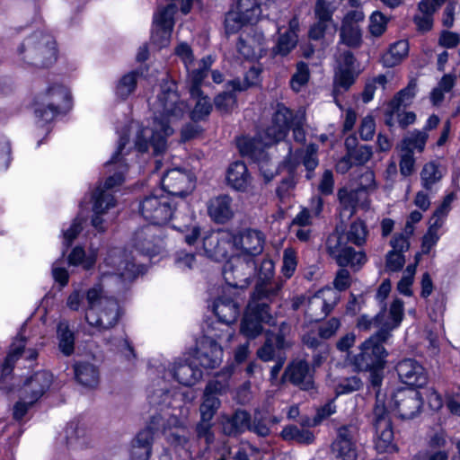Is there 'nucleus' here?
<instances>
[{
  "label": "nucleus",
  "mask_w": 460,
  "mask_h": 460,
  "mask_svg": "<svg viewBox=\"0 0 460 460\" xmlns=\"http://www.w3.org/2000/svg\"><path fill=\"white\" fill-rule=\"evenodd\" d=\"M448 456L447 450L423 449L414 456V460H448Z\"/></svg>",
  "instance_id": "obj_64"
},
{
  "label": "nucleus",
  "mask_w": 460,
  "mask_h": 460,
  "mask_svg": "<svg viewBox=\"0 0 460 460\" xmlns=\"http://www.w3.org/2000/svg\"><path fill=\"white\" fill-rule=\"evenodd\" d=\"M236 49L240 58L246 60L260 58L266 49L265 38L261 32L242 34L238 38Z\"/></svg>",
  "instance_id": "obj_23"
},
{
  "label": "nucleus",
  "mask_w": 460,
  "mask_h": 460,
  "mask_svg": "<svg viewBox=\"0 0 460 460\" xmlns=\"http://www.w3.org/2000/svg\"><path fill=\"white\" fill-rule=\"evenodd\" d=\"M228 184L237 190H245L251 183L246 164L236 161L230 164L226 175Z\"/></svg>",
  "instance_id": "obj_36"
},
{
  "label": "nucleus",
  "mask_w": 460,
  "mask_h": 460,
  "mask_svg": "<svg viewBox=\"0 0 460 460\" xmlns=\"http://www.w3.org/2000/svg\"><path fill=\"white\" fill-rule=\"evenodd\" d=\"M177 217L173 219L172 226L183 234L186 243L193 245L196 243L198 237L200 234L199 227L195 224L192 217H188L185 224L177 222Z\"/></svg>",
  "instance_id": "obj_52"
},
{
  "label": "nucleus",
  "mask_w": 460,
  "mask_h": 460,
  "mask_svg": "<svg viewBox=\"0 0 460 460\" xmlns=\"http://www.w3.org/2000/svg\"><path fill=\"white\" fill-rule=\"evenodd\" d=\"M441 6L435 4L430 0H421L418 4L420 13L416 14L413 19L417 30L421 32L429 31L433 25V14Z\"/></svg>",
  "instance_id": "obj_38"
},
{
  "label": "nucleus",
  "mask_w": 460,
  "mask_h": 460,
  "mask_svg": "<svg viewBox=\"0 0 460 460\" xmlns=\"http://www.w3.org/2000/svg\"><path fill=\"white\" fill-rule=\"evenodd\" d=\"M428 138L429 134L427 132L415 129L403 137L401 148L412 153L414 150L422 152L425 149Z\"/></svg>",
  "instance_id": "obj_51"
},
{
  "label": "nucleus",
  "mask_w": 460,
  "mask_h": 460,
  "mask_svg": "<svg viewBox=\"0 0 460 460\" xmlns=\"http://www.w3.org/2000/svg\"><path fill=\"white\" fill-rule=\"evenodd\" d=\"M336 10V6L327 0H317L314 6V13L317 20L324 21L332 23L333 31H336V23L332 19V15Z\"/></svg>",
  "instance_id": "obj_55"
},
{
  "label": "nucleus",
  "mask_w": 460,
  "mask_h": 460,
  "mask_svg": "<svg viewBox=\"0 0 460 460\" xmlns=\"http://www.w3.org/2000/svg\"><path fill=\"white\" fill-rule=\"evenodd\" d=\"M150 403L156 407L155 412L144 429L132 439L129 449L130 460H149L152 455L155 435L161 432L166 441L175 449L189 448V432L185 420L190 414V405L178 403L168 391L157 390L149 396Z\"/></svg>",
  "instance_id": "obj_2"
},
{
  "label": "nucleus",
  "mask_w": 460,
  "mask_h": 460,
  "mask_svg": "<svg viewBox=\"0 0 460 460\" xmlns=\"http://www.w3.org/2000/svg\"><path fill=\"white\" fill-rule=\"evenodd\" d=\"M389 337L386 330H378L359 347V352L352 358L353 366L359 371L383 369L387 352L383 346Z\"/></svg>",
  "instance_id": "obj_8"
},
{
  "label": "nucleus",
  "mask_w": 460,
  "mask_h": 460,
  "mask_svg": "<svg viewBox=\"0 0 460 460\" xmlns=\"http://www.w3.org/2000/svg\"><path fill=\"white\" fill-rule=\"evenodd\" d=\"M162 185L168 195L177 197H184L195 188L192 174L179 168L167 171L162 178Z\"/></svg>",
  "instance_id": "obj_20"
},
{
  "label": "nucleus",
  "mask_w": 460,
  "mask_h": 460,
  "mask_svg": "<svg viewBox=\"0 0 460 460\" xmlns=\"http://www.w3.org/2000/svg\"><path fill=\"white\" fill-rule=\"evenodd\" d=\"M392 407L395 413L403 420H411L420 413L422 400L415 389H399L392 398Z\"/></svg>",
  "instance_id": "obj_19"
},
{
  "label": "nucleus",
  "mask_w": 460,
  "mask_h": 460,
  "mask_svg": "<svg viewBox=\"0 0 460 460\" xmlns=\"http://www.w3.org/2000/svg\"><path fill=\"white\" fill-rule=\"evenodd\" d=\"M409 52V44L406 40L394 43L382 56V63L385 67H394L405 58Z\"/></svg>",
  "instance_id": "obj_43"
},
{
  "label": "nucleus",
  "mask_w": 460,
  "mask_h": 460,
  "mask_svg": "<svg viewBox=\"0 0 460 460\" xmlns=\"http://www.w3.org/2000/svg\"><path fill=\"white\" fill-rule=\"evenodd\" d=\"M279 421V417L270 415L268 411L255 410L252 416L248 413L247 430L258 437L266 438L270 435L272 426Z\"/></svg>",
  "instance_id": "obj_33"
},
{
  "label": "nucleus",
  "mask_w": 460,
  "mask_h": 460,
  "mask_svg": "<svg viewBox=\"0 0 460 460\" xmlns=\"http://www.w3.org/2000/svg\"><path fill=\"white\" fill-rule=\"evenodd\" d=\"M213 312L225 323H234L240 314V305L232 297L220 296L213 303Z\"/></svg>",
  "instance_id": "obj_34"
},
{
  "label": "nucleus",
  "mask_w": 460,
  "mask_h": 460,
  "mask_svg": "<svg viewBox=\"0 0 460 460\" xmlns=\"http://www.w3.org/2000/svg\"><path fill=\"white\" fill-rule=\"evenodd\" d=\"M212 58L206 57L199 64V69L192 70L190 74V93L192 98L197 99L195 107L190 113L192 120H202L209 115L212 111V103L208 96H204L199 86L206 77L208 69L212 65Z\"/></svg>",
  "instance_id": "obj_11"
},
{
  "label": "nucleus",
  "mask_w": 460,
  "mask_h": 460,
  "mask_svg": "<svg viewBox=\"0 0 460 460\" xmlns=\"http://www.w3.org/2000/svg\"><path fill=\"white\" fill-rule=\"evenodd\" d=\"M24 349V341H20L18 344H13L6 356V358L2 366L1 370V377H5L11 372L13 371V367L14 365V362L19 358V357L22 355V353L26 354V358L29 360H34L38 357V352L33 349H28L27 351L23 350Z\"/></svg>",
  "instance_id": "obj_42"
},
{
  "label": "nucleus",
  "mask_w": 460,
  "mask_h": 460,
  "mask_svg": "<svg viewBox=\"0 0 460 460\" xmlns=\"http://www.w3.org/2000/svg\"><path fill=\"white\" fill-rule=\"evenodd\" d=\"M18 60L37 68L52 66L58 58L57 42L52 35L35 31L27 36L17 48Z\"/></svg>",
  "instance_id": "obj_6"
},
{
  "label": "nucleus",
  "mask_w": 460,
  "mask_h": 460,
  "mask_svg": "<svg viewBox=\"0 0 460 460\" xmlns=\"http://www.w3.org/2000/svg\"><path fill=\"white\" fill-rule=\"evenodd\" d=\"M256 271L255 261L240 258L227 261L224 265L223 276L229 287L244 288L250 284V280Z\"/></svg>",
  "instance_id": "obj_17"
},
{
  "label": "nucleus",
  "mask_w": 460,
  "mask_h": 460,
  "mask_svg": "<svg viewBox=\"0 0 460 460\" xmlns=\"http://www.w3.org/2000/svg\"><path fill=\"white\" fill-rule=\"evenodd\" d=\"M420 177L423 187L429 190L441 179L442 173L438 166L435 163L430 162L424 165L420 172Z\"/></svg>",
  "instance_id": "obj_57"
},
{
  "label": "nucleus",
  "mask_w": 460,
  "mask_h": 460,
  "mask_svg": "<svg viewBox=\"0 0 460 460\" xmlns=\"http://www.w3.org/2000/svg\"><path fill=\"white\" fill-rule=\"evenodd\" d=\"M170 376L178 383L191 386L202 377V371L186 359L177 358L168 367Z\"/></svg>",
  "instance_id": "obj_26"
},
{
  "label": "nucleus",
  "mask_w": 460,
  "mask_h": 460,
  "mask_svg": "<svg viewBox=\"0 0 460 460\" xmlns=\"http://www.w3.org/2000/svg\"><path fill=\"white\" fill-rule=\"evenodd\" d=\"M340 298V293L325 287L308 297L306 314L314 321L323 319L334 309Z\"/></svg>",
  "instance_id": "obj_16"
},
{
  "label": "nucleus",
  "mask_w": 460,
  "mask_h": 460,
  "mask_svg": "<svg viewBox=\"0 0 460 460\" xmlns=\"http://www.w3.org/2000/svg\"><path fill=\"white\" fill-rule=\"evenodd\" d=\"M296 256L292 249H286L283 253L282 272L286 278H290L296 269Z\"/></svg>",
  "instance_id": "obj_63"
},
{
  "label": "nucleus",
  "mask_w": 460,
  "mask_h": 460,
  "mask_svg": "<svg viewBox=\"0 0 460 460\" xmlns=\"http://www.w3.org/2000/svg\"><path fill=\"white\" fill-rule=\"evenodd\" d=\"M297 34L285 32L280 34L276 46L273 48L275 55L287 56L296 45Z\"/></svg>",
  "instance_id": "obj_56"
},
{
  "label": "nucleus",
  "mask_w": 460,
  "mask_h": 460,
  "mask_svg": "<svg viewBox=\"0 0 460 460\" xmlns=\"http://www.w3.org/2000/svg\"><path fill=\"white\" fill-rule=\"evenodd\" d=\"M385 316V308H382L381 311L373 318H370L367 314H362L358 319L357 326L358 329L363 331H368L372 327H384V318Z\"/></svg>",
  "instance_id": "obj_61"
},
{
  "label": "nucleus",
  "mask_w": 460,
  "mask_h": 460,
  "mask_svg": "<svg viewBox=\"0 0 460 460\" xmlns=\"http://www.w3.org/2000/svg\"><path fill=\"white\" fill-rule=\"evenodd\" d=\"M74 372L77 382L85 387L94 388L99 384V370L90 362H76L74 365Z\"/></svg>",
  "instance_id": "obj_37"
},
{
  "label": "nucleus",
  "mask_w": 460,
  "mask_h": 460,
  "mask_svg": "<svg viewBox=\"0 0 460 460\" xmlns=\"http://www.w3.org/2000/svg\"><path fill=\"white\" fill-rule=\"evenodd\" d=\"M196 357L203 367L216 368L221 364L223 359L222 346L215 341L202 338Z\"/></svg>",
  "instance_id": "obj_30"
},
{
  "label": "nucleus",
  "mask_w": 460,
  "mask_h": 460,
  "mask_svg": "<svg viewBox=\"0 0 460 460\" xmlns=\"http://www.w3.org/2000/svg\"><path fill=\"white\" fill-rule=\"evenodd\" d=\"M369 231L367 224L360 218L354 220L344 234L348 242L358 247L366 244Z\"/></svg>",
  "instance_id": "obj_44"
},
{
  "label": "nucleus",
  "mask_w": 460,
  "mask_h": 460,
  "mask_svg": "<svg viewBox=\"0 0 460 460\" xmlns=\"http://www.w3.org/2000/svg\"><path fill=\"white\" fill-rule=\"evenodd\" d=\"M309 80V68L305 63H298L296 72L293 75L290 85L295 92H299Z\"/></svg>",
  "instance_id": "obj_60"
},
{
  "label": "nucleus",
  "mask_w": 460,
  "mask_h": 460,
  "mask_svg": "<svg viewBox=\"0 0 460 460\" xmlns=\"http://www.w3.org/2000/svg\"><path fill=\"white\" fill-rule=\"evenodd\" d=\"M202 253L214 261L227 258L233 246V234L229 231H212L206 233L201 241Z\"/></svg>",
  "instance_id": "obj_15"
},
{
  "label": "nucleus",
  "mask_w": 460,
  "mask_h": 460,
  "mask_svg": "<svg viewBox=\"0 0 460 460\" xmlns=\"http://www.w3.org/2000/svg\"><path fill=\"white\" fill-rule=\"evenodd\" d=\"M220 406V401L217 396L205 395L199 411L201 418L205 420H211Z\"/></svg>",
  "instance_id": "obj_59"
},
{
  "label": "nucleus",
  "mask_w": 460,
  "mask_h": 460,
  "mask_svg": "<svg viewBox=\"0 0 460 460\" xmlns=\"http://www.w3.org/2000/svg\"><path fill=\"white\" fill-rule=\"evenodd\" d=\"M348 243L344 233L336 227L328 235L324 246L328 255L340 267L349 266L354 270H358L367 262V255L364 252L356 251Z\"/></svg>",
  "instance_id": "obj_9"
},
{
  "label": "nucleus",
  "mask_w": 460,
  "mask_h": 460,
  "mask_svg": "<svg viewBox=\"0 0 460 460\" xmlns=\"http://www.w3.org/2000/svg\"><path fill=\"white\" fill-rule=\"evenodd\" d=\"M360 191L356 190H349L345 188L339 190L338 199L340 203L341 217L349 218L357 211L358 203L360 200Z\"/></svg>",
  "instance_id": "obj_40"
},
{
  "label": "nucleus",
  "mask_w": 460,
  "mask_h": 460,
  "mask_svg": "<svg viewBox=\"0 0 460 460\" xmlns=\"http://www.w3.org/2000/svg\"><path fill=\"white\" fill-rule=\"evenodd\" d=\"M85 298V320L90 326L101 332L117 324L120 316L119 303L115 298L105 296L100 284L89 288Z\"/></svg>",
  "instance_id": "obj_5"
},
{
  "label": "nucleus",
  "mask_w": 460,
  "mask_h": 460,
  "mask_svg": "<svg viewBox=\"0 0 460 460\" xmlns=\"http://www.w3.org/2000/svg\"><path fill=\"white\" fill-rule=\"evenodd\" d=\"M396 371L400 379L408 385L422 387L428 376L424 367L412 358H405L398 363Z\"/></svg>",
  "instance_id": "obj_24"
},
{
  "label": "nucleus",
  "mask_w": 460,
  "mask_h": 460,
  "mask_svg": "<svg viewBox=\"0 0 460 460\" xmlns=\"http://www.w3.org/2000/svg\"><path fill=\"white\" fill-rule=\"evenodd\" d=\"M232 323H225L219 319L208 325L204 331V337L207 340H212L218 344L221 342H230L234 335V331L231 327Z\"/></svg>",
  "instance_id": "obj_41"
},
{
  "label": "nucleus",
  "mask_w": 460,
  "mask_h": 460,
  "mask_svg": "<svg viewBox=\"0 0 460 460\" xmlns=\"http://www.w3.org/2000/svg\"><path fill=\"white\" fill-rule=\"evenodd\" d=\"M175 12V4H169L166 7L159 9L154 16L152 40L159 48H163L169 43L174 24L173 15Z\"/></svg>",
  "instance_id": "obj_21"
},
{
  "label": "nucleus",
  "mask_w": 460,
  "mask_h": 460,
  "mask_svg": "<svg viewBox=\"0 0 460 460\" xmlns=\"http://www.w3.org/2000/svg\"><path fill=\"white\" fill-rule=\"evenodd\" d=\"M273 270H274V264L272 261L270 260H263L261 268L259 270V279H261L260 283H257L256 287L258 286H267L269 289L272 288L275 289L278 286H279V290L281 289L282 283L281 282H276L271 283L269 282L270 279L273 275ZM257 288H255L256 289Z\"/></svg>",
  "instance_id": "obj_58"
},
{
  "label": "nucleus",
  "mask_w": 460,
  "mask_h": 460,
  "mask_svg": "<svg viewBox=\"0 0 460 460\" xmlns=\"http://www.w3.org/2000/svg\"><path fill=\"white\" fill-rule=\"evenodd\" d=\"M138 75L136 71L124 75L116 84V96L121 100L128 99L136 90Z\"/></svg>",
  "instance_id": "obj_48"
},
{
  "label": "nucleus",
  "mask_w": 460,
  "mask_h": 460,
  "mask_svg": "<svg viewBox=\"0 0 460 460\" xmlns=\"http://www.w3.org/2000/svg\"><path fill=\"white\" fill-rule=\"evenodd\" d=\"M57 334L60 351L66 356H70L75 349V335L67 321L62 320L58 323Z\"/></svg>",
  "instance_id": "obj_45"
},
{
  "label": "nucleus",
  "mask_w": 460,
  "mask_h": 460,
  "mask_svg": "<svg viewBox=\"0 0 460 460\" xmlns=\"http://www.w3.org/2000/svg\"><path fill=\"white\" fill-rule=\"evenodd\" d=\"M417 84L410 82L407 87L401 90L389 102L385 111V124L389 127L395 125L394 119V112H398L402 108L409 106L411 100L416 94Z\"/></svg>",
  "instance_id": "obj_32"
},
{
  "label": "nucleus",
  "mask_w": 460,
  "mask_h": 460,
  "mask_svg": "<svg viewBox=\"0 0 460 460\" xmlns=\"http://www.w3.org/2000/svg\"><path fill=\"white\" fill-rule=\"evenodd\" d=\"M279 286L269 289L267 286H258L252 295L241 323V333L249 339H254L262 332L261 323L275 325L276 321L270 313L267 301L278 296Z\"/></svg>",
  "instance_id": "obj_4"
},
{
  "label": "nucleus",
  "mask_w": 460,
  "mask_h": 460,
  "mask_svg": "<svg viewBox=\"0 0 460 460\" xmlns=\"http://www.w3.org/2000/svg\"><path fill=\"white\" fill-rule=\"evenodd\" d=\"M372 424L375 429V447L378 453L396 451L394 444L392 420L384 401L376 394V402L373 409Z\"/></svg>",
  "instance_id": "obj_10"
},
{
  "label": "nucleus",
  "mask_w": 460,
  "mask_h": 460,
  "mask_svg": "<svg viewBox=\"0 0 460 460\" xmlns=\"http://www.w3.org/2000/svg\"><path fill=\"white\" fill-rule=\"evenodd\" d=\"M234 9L247 23L258 22L261 14V9L257 0H238Z\"/></svg>",
  "instance_id": "obj_46"
},
{
  "label": "nucleus",
  "mask_w": 460,
  "mask_h": 460,
  "mask_svg": "<svg viewBox=\"0 0 460 460\" xmlns=\"http://www.w3.org/2000/svg\"><path fill=\"white\" fill-rule=\"evenodd\" d=\"M248 412L238 410L232 416L222 418V431L227 436H236L247 430Z\"/></svg>",
  "instance_id": "obj_39"
},
{
  "label": "nucleus",
  "mask_w": 460,
  "mask_h": 460,
  "mask_svg": "<svg viewBox=\"0 0 460 460\" xmlns=\"http://www.w3.org/2000/svg\"><path fill=\"white\" fill-rule=\"evenodd\" d=\"M403 316V302L400 299H394L389 309V315L385 314L384 318V327L380 330L387 331V337H390V332L397 328Z\"/></svg>",
  "instance_id": "obj_49"
},
{
  "label": "nucleus",
  "mask_w": 460,
  "mask_h": 460,
  "mask_svg": "<svg viewBox=\"0 0 460 460\" xmlns=\"http://www.w3.org/2000/svg\"><path fill=\"white\" fill-rule=\"evenodd\" d=\"M151 106L154 111L152 128H139L136 123H131L126 131L119 135L118 149L105 164L107 172L112 174L109 175L103 185H99L93 194L92 225L99 232L105 230L102 216L115 207L114 189L125 181L128 164L124 155L128 154V150L125 151L128 144V131L136 130L135 147L139 152H146L151 146L154 154L159 155L166 149V138L173 133L172 125L180 121L189 111V105L181 99L173 82H165L160 85Z\"/></svg>",
  "instance_id": "obj_1"
},
{
  "label": "nucleus",
  "mask_w": 460,
  "mask_h": 460,
  "mask_svg": "<svg viewBox=\"0 0 460 460\" xmlns=\"http://www.w3.org/2000/svg\"><path fill=\"white\" fill-rule=\"evenodd\" d=\"M140 212L143 217L153 225H163L172 218L173 207L170 195L158 190L146 196L140 203Z\"/></svg>",
  "instance_id": "obj_12"
},
{
  "label": "nucleus",
  "mask_w": 460,
  "mask_h": 460,
  "mask_svg": "<svg viewBox=\"0 0 460 460\" xmlns=\"http://www.w3.org/2000/svg\"><path fill=\"white\" fill-rule=\"evenodd\" d=\"M284 377L303 390L311 391L314 389L312 371L305 360L292 362L286 369Z\"/></svg>",
  "instance_id": "obj_28"
},
{
  "label": "nucleus",
  "mask_w": 460,
  "mask_h": 460,
  "mask_svg": "<svg viewBox=\"0 0 460 460\" xmlns=\"http://www.w3.org/2000/svg\"><path fill=\"white\" fill-rule=\"evenodd\" d=\"M70 106V93L62 84L49 85L35 99V115L39 121L48 123L58 114L67 110Z\"/></svg>",
  "instance_id": "obj_7"
},
{
  "label": "nucleus",
  "mask_w": 460,
  "mask_h": 460,
  "mask_svg": "<svg viewBox=\"0 0 460 460\" xmlns=\"http://www.w3.org/2000/svg\"><path fill=\"white\" fill-rule=\"evenodd\" d=\"M280 435L286 441H296L300 444H311L314 440V435L312 431L299 429L295 425L285 427Z\"/></svg>",
  "instance_id": "obj_50"
},
{
  "label": "nucleus",
  "mask_w": 460,
  "mask_h": 460,
  "mask_svg": "<svg viewBox=\"0 0 460 460\" xmlns=\"http://www.w3.org/2000/svg\"><path fill=\"white\" fill-rule=\"evenodd\" d=\"M365 13L359 10H349L344 14L339 29V44L351 49H358L363 42L361 23L365 21Z\"/></svg>",
  "instance_id": "obj_14"
},
{
  "label": "nucleus",
  "mask_w": 460,
  "mask_h": 460,
  "mask_svg": "<svg viewBox=\"0 0 460 460\" xmlns=\"http://www.w3.org/2000/svg\"><path fill=\"white\" fill-rule=\"evenodd\" d=\"M287 347V342L283 334L267 333L265 343L257 351V356L263 361L277 359L278 354L284 355L283 349Z\"/></svg>",
  "instance_id": "obj_35"
},
{
  "label": "nucleus",
  "mask_w": 460,
  "mask_h": 460,
  "mask_svg": "<svg viewBox=\"0 0 460 460\" xmlns=\"http://www.w3.org/2000/svg\"><path fill=\"white\" fill-rule=\"evenodd\" d=\"M207 208L209 217L217 224H225L234 215L233 200L228 195H219L210 199Z\"/></svg>",
  "instance_id": "obj_31"
},
{
  "label": "nucleus",
  "mask_w": 460,
  "mask_h": 460,
  "mask_svg": "<svg viewBox=\"0 0 460 460\" xmlns=\"http://www.w3.org/2000/svg\"><path fill=\"white\" fill-rule=\"evenodd\" d=\"M177 57L183 62L186 70L188 72L189 80L190 81V74L192 70L199 69V64L205 58H203L199 62H195L194 55L190 45L185 42L180 43L174 50Z\"/></svg>",
  "instance_id": "obj_53"
},
{
  "label": "nucleus",
  "mask_w": 460,
  "mask_h": 460,
  "mask_svg": "<svg viewBox=\"0 0 460 460\" xmlns=\"http://www.w3.org/2000/svg\"><path fill=\"white\" fill-rule=\"evenodd\" d=\"M248 24L243 21L242 17L234 11L230 10L225 18V29L227 34H234L237 32L243 25Z\"/></svg>",
  "instance_id": "obj_62"
},
{
  "label": "nucleus",
  "mask_w": 460,
  "mask_h": 460,
  "mask_svg": "<svg viewBox=\"0 0 460 460\" xmlns=\"http://www.w3.org/2000/svg\"><path fill=\"white\" fill-rule=\"evenodd\" d=\"M154 226H146L137 231L133 237V245L137 251L147 256L158 253L162 247V239L156 234Z\"/></svg>",
  "instance_id": "obj_27"
},
{
  "label": "nucleus",
  "mask_w": 460,
  "mask_h": 460,
  "mask_svg": "<svg viewBox=\"0 0 460 460\" xmlns=\"http://www.w3.org/2000/svg\"><path fill=\"white\" fill-rule=\"evenodd\" d=\"M357 435L358 428L353 424L338 428L336 438L332 444V452L336 460H357Z\"/></svg>",
  "instance_id": "obj_18"
},
{
  "label": "nucleus",
  "mask_w": 460,
  "mask_h": 460,
  "mask_svg": "<svg viewBox=\"0 0 460 460\" xmlns=\"http://www.w3.org/2000/svg\"><path fill=\"white\" fill-rule=\"evenodd\" d=\"M52 375L48 371H40L27 379L21 389L22 399L29 404L35 403L49 388Z\"/></svg>",
  "instance_id": "obj_22"
},
{
  "label": "nucleus",
  "mask_w": 460,
  "mask_h": 460,
  "mask_svg": "<svg viewBox=\"0 0 460 460\" xmlns=\"http://www.w3.org/2000/svg\"><path fill=\"white\" fill-rule=\"evenodd\" d=\"M264 243V234L255 229H245L236 237L233 235V245L251 256L261 254L263 251Z\"/></svg>",
  "instance_id": "obj_29"
},
{
  "label": "nucleus",
  "mask_w": 460,
  "mask_h": 460,
  "mask_svg": "<svg viewBox=\"0 0 460 460\" xmlns=\"http://www.w3.org/2000/svg\"><path fill=\"white\" fill-rule=\"evenodd\" d=\"M358 73L355 69L336 68L334 74L333 94L348 91L355 83Z\"/></svg>",
  "instance_id": "obj_47"
},
{
  "label": "nucleus",
  "mask_w": 460,
  "mask_h": 460,
  "mask_svg": "<svg viewBox=\"0 0 460 460\" xmlns=\"http://www.w3.org/2000/svg\"><path fill=\"white\" fill-rule=\"evenodd\" d=\"M135 258L119 249L111 250L104 260L105 266L111 267L114 271H102V277L110 274L118 275L123 280H132L142 273L144 267L134 261Z\"/></svg>",
  "instance_id": "obj_13"
},
{
  "label": "nucleus",
  "mask_w": 460,
  "mask_h": 460,
  "mask_svg": "<svg viewBox=\"0 0 460 460\" xmlns=\"http://www.w3.org/2000/svg\"><path fill=\"white\" fill-rule=\"evenodd\" d=\"M259 75V70L252 67L250 69L247 77L243 82H241L239 79H234L227 83V87L231 88L230 91H225L219 93L215 98V105L216 108L220 111H228L235 104V95L234 92L236 91H243L247 89L250 85L254 84L253 81H249L248 77L252 76V78L257 77Z\"/></svg>",
  "instance_id": "obj_25"
},
{
  "label": "nucleus",
  "mask_w": 460,
  "mask_h": 460,
  "mask_svg": "<svg viewBox=\"0 0 460 460\" xmlns=\"http://www.w3.org/2000/svg\"><path fill=\"white\" fill-rule=\"evenodd\" d=\"M293 113L283 104H278L272 117L271 125L263 132L259 133L257 137H240L237 140V146L243 156H248L259 164L261 172L263 173L267 181L273 177V172L264 169L268 166L270 158L265 151L266 147L283 140L292 121Z\"/></svg>",
  "instance_id": "obj_3"
},
{
  "label": "nucleus",
  "mask_w": 460,
  "mask_h": 460,
  "mask_svg": "<svg viewBox=\"0 0 460 460\" xmlns=\"http://www.w3.org/2000/svg\"><path fill=\"white\" fill-rule=\"evenodd\" d=\"M70 265H81L84 269H91L96 262V253L92 252L90 254L85 255L82 247L76 246L73 249L68 256Z\"/></svg>",
  "instance_id": "obj_54"
}]
</instances>
